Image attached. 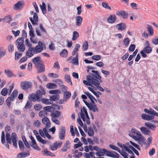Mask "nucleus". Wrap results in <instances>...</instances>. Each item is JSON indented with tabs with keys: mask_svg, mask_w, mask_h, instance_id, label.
<instances>
[{
	"mask_svg": "<svg viewBox=\"0 0 158 158\" xmlns=\"http://www.w3.org/2000/svg\"><path fill=\"white\" fill-rule=\"evenodd\" d=\"M92 73L90 75H87V81L84 80L83 83L86 85L92 86L94 85L96 86L100 91L103 92L104 89L99 86L100 83L102 82L101 77L97 71L92 70Z\"/></svg>",
	"mask_w": 158,
	"mask_h": 158,
	"instance_id": "obj_1",
	"label": "nucleus"
},
{
	"mask_svg": "<svg viewBox=\"0 0 158 158\" xmlns=\"http://www.w3.org/2000/svg\"><path fill=\"white\" fill-rule=\"evenodd\" d=\"M40 90H38L36 91V94H32L30 95V98L33 102L36 101H41L42 102L46 104H49L51 103L50 99L44 98H42V96L46 94V91L44 88L42 86L40 87Z\"/></svg>",
	"mask_w": 158,
	"mask_h": 158,
	"instance_id": "obj_2",
	"label": "nucleus"
},
{
	"mask_svg": "<svg viewBox=\"0 0 158 158\" xmlns=\"http://www.w3.org/2000/svg\"><path fill=\"white\" fill-rule=\"evenodd\" d=\"M128 135L135 140L138 141L140 144L145 140L144 136L139 131L135 129L132 128Z\"/></svg>",
	"mask_w": 158,
	"mask_h": 158,
	"instance_id": "obj_3",
	"label": "nucleus"
},
{
	"mask_svg": "<svg viewBox=\"0 0 158 158\" xmlns=\"http://www.w3.org/2000/svg\"><path fill=\"white\" fill-rule=\"evenodd\" d=\"M6 140L8 143L11 144L12 141L14 147L16 148L17 147V137L16 134L15 133H12L11 134V137L9 133H6Z\"/></svg>",
	"mask_w": 158,
	"mask_h": 158,
	"instance_id": "obj_4",
	"label": "nucleus"
},
{
	"mask_svg": "<svg viewBox=\"0 0 158 158\" xmlns=\"http://www.w3.org/2000/svg\"><path fill=\"white\" fill-rule=\"evenodd\" d=\"M24 42V38L23 37L18 38L15 42L18 49L20 52H23L25 49V47L23 44Z\"/></svg>",
	"mask_w": 158,
	"mask_h": 158,
	"instance_id": "obj_5",
	"label": "nucleus"
},
{
	"mask_svg": "<svg viewBox=\"0 0 158 158\" xmlns=\"http://www.w3.org/2000/svg\"><path fill=\"white\" fill-rule=\"evenodd\" d=\"M35 53L38 54L42 52L43 50L46 49V47L44 44L40 41H39L38 45L35 47H34Z\"/></svg>",
	"mask_w": 158,
	"mask_h": 158,
	"instance_id": "obj_6",
	"label": "nucleus"
},
{
	"mask_svg": "<svg viewBox=\"0 0 158 158\" xmlns=\"http://www.w3.org/2000/svg\"><path fill=\"white\" fill-rule=\"evenodd\" d=\"M155 116L158 117V113L156 111L153 115H149L148 114H142L141 116V118L145 120L150 121L154 119V117Z\"/></svg>",
	"mask_w": 158,
	"mask_h": 158,
	"instance_id": "obj_7",
	"label": "nucleus"
},
{
	"mask_svg": "<svg viewBox=\"0 0 158 158\" xmlns=\"http://www.w3.org/2000/svg\"><path fill=\"white\" fill-rule=\"evenodd\" d=\"M32 85V83L30 81H23L21 83L20 86L23 90H27L31 88Z\"/></svg>",
	"mask_w": 158,
	"mask_h": 158,
	"instance_id": "obj_8",
	"label": "nucleus"
},
{
	"mask_svg": "<svg viewBox=\"0 0 158 158\" xmlns=\"http://www.w3.org/2000/svg\"><path fill=\"white\" fill-rule=\"evenodd\" d=\"M106 155L108 156L114 158H119V155L116 152L112 151H110L107 150Z\"/></svg>",
	"mask_w": 158,
	"mask_h": 158,
	"instance_id": "obj_9",
	"label": "nucleus"
},
{
	"mask_svg": "<svg viewBox=\"0 0 158 158\" xmlns=\"http://www.w3.org/2000/svg\"><path fill=\"white\" fill-rule=\"evenodd\" d=\"M34 54H35L34 47L29 48L28 51L26 53V56L28 58L32 56Z\"/></svg>",
	"mask_w": 158,
	"mask_h": 158,
	"instance_id": "obj_10",
	"label": "nucleus"
},
{
	"mask_svg": "<svg viewBox=\"0 0 158 158\" xmlns=\"http://www.w3.org/2000/svg\"><path fill=\"white\" fill-rule=\"evenodd\" d=\"M65 130L64 127L61 126L59 134L60 139L61 140H64L65 138Z\"/></svg>",
	"mask_w": 158,
	"mask_h": 158,
	"instance_id": "obj_11",
	"label": "nucleus"
},
{
	"mask_svg": "<svg viewBox=\"0 0 158 158\" xmlns=\"http://www.w3.org/2000/svg\"><path fill=\"white\" fill-rule=\"evenodd\" d=\"M33 20L31 17L29 18V19L30 20L31 23L33 25H37V23L38 22V17L37 14L35 13L34 14L33 17Z\"/></svg>",
	"mask_w": 158,
	"mask_h": 158,
	"instance_id": "obj_12",
	"label": "nucleus"
},
{
	"mask_svg": "<svg viewBox=\"0 0 158 158\" xmlns=\"http://www.w3.org/2000/svg\"><path fill=\"white\" fill-rule=\"evenodd\" d=\"M88 114L87 111L84 107H83L82 108H81V112L80 113V115L84 122L85 121V116Z\"/></svg>",
	"mask_w": 158,
	"mask_h": 158,
	"instance_id": "obj_13",
	"label": "nucleus"
},
{
	"mask_svg": "<svg viewBox=\"0 0 158 158\" xmlns=\"http://www.w3.org/2000/svg\"><path fill=\"white\" fill-rule=\"evenodd\" d=\"M30 139L31 141L32 144H31V146L34 149L37 150H40V148L36 144V142L35 139L32 136H30Z\"/></svg>",
	"mask_w": 158,
	"mask_h": 158,
	"instance_id": "obj_14",
	"label": "nucleus"
},
{
	"mask_svg": "<svg viewBox=\"0 0 158 158\" xmlns=\"http://www.w3.org/2000/svg\"><path fill=\"white\" fill-rule=\"evenodd\" d=\"M116 14L119 16L121 17L123 19L127 18L128 16V14L124 11H117Z\"/></svg>",
	"mask_w": 158,
	"mask_h": 158,
	"instance_id": "obj_15",
	"label": "nucleus"
},
{
	"mask_svg": "<svg viewBox=\"0 0 158 158\" xmlns=\"http://www.w3.org/2000/svg\"><path fill=\"white\" fill-rule=\"evenodd\" d=\"M71 96V93L67 91L64 92L63 99L64 101L67 102L70 98Z\"/></svg>",
	"mask_w": 158,
	"mask_h": 158,
	"instance_id": "obj_16",
	"label": "nucleus"
},
{
	"mask_svg": "<svg viewBox=\"0 0 158 158\" xmlns=\"http://www.w3.org/2000/svg\"><path fill=\"white\" fill-rule=\"evenodd\" d=\"M24 4V2L23 1H19L16 3L14 5L13 9L15 10H18L20 7Z\"/></svg>",
	"mask_w": 158,
	"mask_h": 158,
	"instance_id": "obj_17",
	"label": "nucleus"
},
{
	"mask_svg": "<svg viewBox=\"0 0 158 158\" xmlns=\"http://www.w3.org/2000/svg\"><path fill=\"white\" fill-rule=\"evenodd\" d=\"M107 150L104 148H99L98 152H97L95 154L98 156H101L104 155L103 154H106Z\"/></svg>",
	"mask_w": 158,
	"mask_h": 158,
	"instance_id": "obj_18",
	"label": "nucleus"
},
{
	"mask_svg": "<svg viewBox=\"0 0 158 158\" xmlns=\"http://www.w3.org/2000/svg\"><path fill=\"white\" fill-rule=\"evenodd\" d=\"M140 130L143 134L145 135H149L151 132V131L145 127H141Z\"/></svg>",
	"mask_w": 158,
	"mask_h": 158,
	"instance_id": "obj_19",
	"label": "nucleus"
},
{
	"mask_svg": "<svg viewBox=\"0 0 158 158\" xmlns=\"http://www.w3.org/2000/svg\"><path fill=\"white\" fill-rule=\"evenodd\" d=\"M42 122L43 124L46 125V127H50V121L48 118L47 117H43L42 119Z\"/></svg>",
	"mask_w": 158,
	"mask_h": 158,
	"instance_id": "obj_20",
	"label": "nucleus"
},
{
	"mask_svg": "<svg viewBox=\"0 0 158 158\" xmlns=\"http://www.w3.org/2000/svg\"><path fill=\"white\" fill-rule=\"evenodd\" d=\"M88 108L90 110H92L94 112H98V109L97 106L95 104L90 103Z\"/></svg>",
	"mask_w": 158,
	"mask_h": 158,
	"instance_id": "obj_21",
	"label": "nucleus"
},
{
	"mask_svg": "<svg viewBox=\"0 0 158 158\" xmlns=\"http://www.w3.org/2000/svg\"><path fill=\"white\" fill-rule=\"evenodd\" d=\"M116 20V17L115 15H110L107 19V22L110 23H114Z\"/></svg>",
	"mask_w": 158,
	"mask_h": 158,
	"instance_id": "obj_22",
	"label": "nucleus"
},
{
	"mask_svg": "<svg viewBox=\"0 0 158 158\" xmlns=\"http://www.w3.org/2000/svg\"><path fill=\"white\" fill-rule=\"evenodd\" d=\"M95 153L93 152H90L89 153L85 152L84 153L85 158H95L94 155Z\"/></svg>",
	"mask_w": 158,
	"mask_h": 158,
	"instance_id": "obj_23",
	"label": "nucleus"
},
{
	"mask_svg": "<svg viewBox=\"0 0 158 158\" xmlns=\"http://www.w3.org/2000/svg\"><path fill=\"white\" fill-rule=\"evenodd\" d=\"M61 112L59 111L56 110L52 112L50 116L52 118H58L60 115Z\"/></svg>",
	"mask_w": 158,
	"mask_h": 158,
	"instance_id": "obj_24",
	"label": "nucleus"
},
{
	"mask_svg": "<svg viewBox=\"0 0 158 158\" xmlns=\"http://www.w3.org/2000/svg\"><path fill=\"white\" fill-rule=\"evenodd\" d=\"M126 27L125 24L123 23H121L118 24L116 26V28L118 30H124Z\"/></svg>",
	"mask_w": 158,
	"mask_h": 158,
	"instance_id": "obj_25",
	"label": "nucleus"
},
{
	"mask_svg": "<svg viewBox=\"0 0 158 158\" xmlns=\"http://www.w3.org/2000/svg\"><path fill=\"white\" fill-rule=\"evenodd\" d=\"M12 20L11 16L10 15H9L5 17L2 21L5 23H9Z\"/></svg>",
	"mask_w": 158,
	"mask_h": 158,
	"instance_id": "obj_26",
	"label": "nucleus"
},
{
	"mask_svg": "<svg viewBox=\"0 0 158 158\" xmlns=\"http://www.w3.org/2000/svg\"><path fill=\"white\" fill-rule=\"evenodd\" d=\"M144 111L146 113H147L149 114V115H153L154 114L155 111L152 108H150L149 110L147 109H145Z\"/></svg>",
	"mask_w": 158,
	"mask_h": 158,
	"instance_id": "obj_27",
	"label": "nucleus"
},
{
	"mask_svg": "<svg viewBox=\"0 0 158 158\" xmlns=\"http://www.w3.org/2000/svg\"><path fill=\"white\" fill-rule=\"evenodd\" d=\"M77 26H79L81 25L82 21V18L80 16H77L76 18Z\"/></svg>",
	"mask_w": 158,
	"mask_h": 158,
	"instance_id": "obj_28",
	"label": "nucleus"
},
{
	"mask_svg": "<svg viewBox=\"0 0 158 158\" xmlns=\"http://www.w3.org/2000/svg\"><path fill=\"white\" fill-rule=\"evenodd\" d=\"M144 125L146 127H147L152 130H153L156 127V126L155 125L149 122L145 123H144Z\"/></svg>",
	"mask_w": 158,
	"mask_h": 158,
	"instance_id": "obj_29",
	"label": "nucleus"
},
{
	"mask_svg": "<svg viewBox=\"0 0 158 158\" xmlns=\"http://www.w3.org/2000/svg\"><path fill=\"white\" fill-rule=\"evenodd\" d=\"M29 35L31 37L30 38V40L33 43H36V42L33 40L32 39V38H34L35 37V35L34 34V31H33V29L31 30H30L29 31Z\"/></svg>",
	"mask_w": 158,
	"mask_h": 158,
	"instance_id": "obj_30",
	"label": "nucleus"
},
{
	"mask_svg": "<svg viewBox=\"0 0 158 158\" xmlns=\"http://www.w3.org/2000/svg\"><path fill=\"white\" fill-rule=\"evenodd\" d=\"M59 98V95L57 94H56L50 96V98L51 101H55L58 100Z\"/></svg>",
	"mask_w": 158,
	"mask_h": 158,
	"instance_id": "obj_31",
	"label": "nucleus"
},
{
	"mask_svg": "<svg viewBox=\"0 0 158 158\" xmlns=\"http://www.w3.org/2000/svg\"><path fill=\"white\" fill-rule=\"evenodd\" d=\"M18 94V91L17 90H14L12 93V95L9 97L12 99V101H13L15 98H16Z\"/></svg>",
	"mask_w": 158,
	"mask_h": 158,
	"instance_id": "obj_32",
	"label": "nucleus"
},
{
	"mask_svg": "<svg viewBox=\"0 0 158 158\" xmlns=\"http://www.w3.org/2000/svg\"><path fill=\"white\" fill-rule=\"evenodd\" d=\"M68 51L65 49H63L62 51L60 53V56L63 57H67L68 55Z\"/></svg>",
	"mask_w": 158,
	"mask_h": 158,
	"instance_id": "obj_33",
	"label": "nucleus"
},
{
	"mask_svg": "<svg viewBox=\"0 0 158 158\" xmlns=\"http://www.w3.org/2000/svg\"><path fill=\"white\" fill-rule=\"evenodd\" d=\"M47 87L49 89H56L57 87V86L55 84L49 83L47 84Z\"/></svg>",
	"mask_w": 158,
	"mask_h": 158,
	"instance_id": "obj_34",
	"label": "nucleus"
},
{
	"mask_svg": "<svg viewBox=\"0 0 158 158\" xmlns=\"http://www.w3.org/2000/svg\"><path fill=\"white\" fill-rule=\"evenodd\" d=\"M143 50L147 53H150L152 52V48L150 46H147L144 48Z\"/></svg>",
	"mask_w": 158,
	"mask_h": 158,
	"instance_id": "obj_35",
	"label": "nucleus"
},
{
	"mask_svg": "<svg viewBox=\"0 0 158 158\" xmlns=\"http://www.w3.org/2000/svg\"><path fill=\"white\" fill-rule=\"evenodd\" d=\"M28 155H29V154L26 153H20L17 155L18 158H24L26 157Z\"/></svg>",
	"mask_w": 158,
	"mask_h": 158,
	"instance_id": "obj_36",
	"label": "nucleus"
},
{
	"mask_svg": "<svg viewBox=\"0 0 158 158\" xmlns=\"http://www.w3.org/2000/svg\"><path fill=\"white\" fill-rule=\"evenodd\" d=\"M10 123L11 125H14L15 123V116L14 115L11 114L10 115Z\"/></svg>",
	"mask_w": 158,
	"mask_h": 158,
	"instance_id": "obj_37",
	"label": "nucleus"
},
{
	"mask_svg": "<svg viewBox=\"0 0 158 158\" xmlns=\"http://www.w3.org/2000/svg\"><path fill=\"white\" fill-rule=\"evenodd\" d=\"M72 63L76 65H77L78 64V53H77L75 57L73 58Z\"/></svg>",
	"mask_w": 158,
	"mask_h": 158,
	"instance_id": "obj_38",
	"label": "nucleus"
},
{
	"mask_svg": "<svg viewBox=\"0 0 158 158\" xmlns=\"http://www.w3.org/2000/svg\"><path fill=\"white\" fill-rule=\"evenodd\" d=\"M44 110L47 111L51 112L53 111L54 110V108L52 106H46L44 108Z\"/></svg>",
	"mask_w": 158,
	"mask_h": 158,
	"instance_id": "obj_39",
	"label": "nucleus"
},
{
	"mask_svg": "<svg viewBox=\"0 0 158 158\" xmlns=\"http://www.w3.org/2000/svg\"><path fill=\"white\" fill-rule=\"evenodd\" d=\"M36 139L37 140L40 142L44 144L46 143L47 142L46 140L43 139L40 135L36 136Z\"/></svg>",
	"mask_w": 158,
	"mask_h": 158,
	"instance_id": "obj_40",
	"label": "nucleus"
},
{
	"mask_svg": "<svg viewBox=\"0 0 158 158\" xmlns=\"http://www.w3.org/2000/svg\"><path fill=\"white\" fill-rule=\"evenodd\" d=\"M47 112L46 110H41L39 112V115L40 117H44L47 115Z\"/></svg>",
	"mask_w": 158,
	"mask_h": 158,
	"instance_id": "obj_41",
	"label": "nucleus"
},
{
	"mask_svg": "<svg viewBox=\"0 0 158 158\" xmlns=\"http://www.w3.org/2000/svg\"><path fill=\"white\" fill-rule=\"evenodd\" d=\"M6 51L3 48H0V59L6 54Z\"/></svg>",
	"mask_w": 158,
	"mask_h": 158,
	"instance_id": "obj_42",
	"label": "nucleus"
},
{
	"mask_svg": "<svg viewBox=\"0 0 158 158\" xmlns=\"http://www.w3.org/2000/svg\"><path fill=\"white\" fill-rule=\"evenodd\" d=\"M130 40L128 38H125L123 41V43L124 45L127 46L130 44Z\"/></svg>",
	"mask_w": 158,
	"mask_h": 158,
	"instance_id": "obj_43",
	"label": "nucleus"
},
{
	"mask_svg": "<svg viewBox=\"0 0 158 158\" xmlns=\"http://www.w3.org/2000/svg\"><path fill=\"white\" fill-rule=\"evenodd\" d=\"M43 154L45 155L49 156H53L55 155L54 154L47 150L43 151Z\"/></svg>",
	"mask_w": 158,
	"mask_h": 158,
	"instance_id": "obj_44",
	"label": "nucleus"
},
{
	"mask_svg": "<svg viewBox=\"0 0 158 158\" xmlns=\"http://www.w3.org/2000/svg\"><path fill=\"white\" fill-rule=\"evenodd\" d=\"M4 72L8 77H11L13 76V74L11 71L9 70H5Z\"/></svg>",
	"mask_w": 158,
	"mask_h": 158,
	"instance_id": "obj_45",
	"label": "nucleus"
},
{
	"mask_svg": "<svg viewBox=\"0 0 158 158\" xmlns=\"http://www.w3.org/2000/svg\"><path fill=\"white\" fill-rule=\"evenodd\" d=\"M79 36V33L77 31H74L73 32V37L72 38L73 40H76Z\"/></svg>",
	"mask_w": 158,
	"mask_h": 158,
	"instance_id": "obj_46",
	"label": "nucleus"
},
{
	"mask_svg": "<svg viewBox=\"0 0 158 158\" xmlns=\"http://www.w3.org/2000/svg\"><path fill=\"white\" fill-rule=\"evenodd\" d=\"M109 147L111 149L116 151L118 152H120V150L117 147L111 144L109 145Z\"/></svg>",
	"mask_w": 158,
	"mask_h": 158,
	"instance_id": "obj_47",
	"label": "nucleus"
},
{
	"mask_svg": "<svg viewBox=\"0 0 158 158\" xmlns=\"http://www.w3.org/2000/svg\"><path fill=\"white\" fill-rule=\"evenodd\" d=\"M147 31L151 35H153V31L152 27L150 25H148L147 27Z\"/></svg>",
	"mask_w": 158,
	"mask_h": 158,
	"instance_id": "obj_48",
	"label": "nucleus"
},
{
	"mask_svg": "<svg viewBox=\"0 0 158 158\" xmlns=\"http://www.w3.org/2000/svg\"><path fill=\"white\" fill-rule=\"evenodd\" d=\"M88 133L89 136H93L94 134V132L93 128H91V127L89 128L88 131Z\"/></svg>",
	"mask_w": 158,
	"mask_h": 158,
	"instance_id": "obj_49",
	"label": "nucleus"
},
{
	"mask_svg": "<svg viewBox=\"0 0 158 158\" xmlns=\"http://www.w3.org/2000/svg\"><path fill=\"white\" fill-rule=\"evenodd\" d=\"M102 5L103 7L106 9H108L109 10H111V7L109 6L108 4L106 2H102Z\"/></svg>",
	"mask_w": 158,
	"mask_h": 158,
	"instance_id": "obj_50",
	"label": "nucleus"
},
{
	"mask_svg": "<svg viewBox=\"0 0 158 158\" xmlns=\"http://www.w3.org/2000/svg\"><path fill=\"white\" fill-rule=\"evenodd\" d=\"M41 124V123L40 121L36 120L34 121L33 122V125L35 127H39Z\"/></svg>",
	"mask_w": 158,
	"mask_h": 158,
	"instance_id": "obj_51",
	"label": "nucleus"
},
{
	"mask_svg": "<svg viewBox=\"0 0 158 158\" xmlns=\"http://www.w3.org/2000/svg\"><path fill=\"white\" fill-rule=\"evenodd\" d=\"M126 151H127L129 153L134 155V154L133 152L126 145L124 146L123 148Z\"/></svg>",
	"mask_w": 158,
	"mask_h": 158,
	"instance_id": "obj_52",
	"label": "nucleus"
},
{
	"mask_svg": "<svg viewBox=\"0 0 158 158\" xmlns=\"http://www.w3.org/2000/svg\"><path fill=\"white\" fill-rule=\"evenodd\" d=\"M7 94V89L6 88H3L1 92V94L3 96H6Z\"/></svg>",
	"mask_w": 158,
	"mask_h": 158,
	"instance_id": "obj_53",
	"label": "nucleus"
},
{
	"mask_svg": "<svg viewBox=\"0 0 158 158\" xmlns=\"http://www.w3.org/2000/svg\"><path fill=\"white\" fill-rule=\"evenodd\" d=\"M88 44L87 41H85L83 44V50L86 51L88 49Z\"/></svg>",
	"mask_w": 158,
	"mask_h": 158,
	"instance_id": "obj_54",
	"label": "nucleus"
},
{
	"mask_svg": "<svg viewBox=\"0 0 158 158\" xmlns=\"http://www.w3.org/2000/svg\"><path fill=\"white\" fill-rule=\"evenodd\" d=\"M45 71V67L44 65H41L37 70V73H40L44 72Z\"/></svg>",
	"mask_w": 158,
	"mask_h": 158,
	"instance_id": "obj_55",
	"label": "nucleus"
},
{
	"mask_svg": "<svg viewBox=\"0 0 158 158\" xmlns=\"http://www.w3.org/2000/svg\"><path fill=\"white\" fill-rule=\"evenodd\" d=\"M65 79L68 83L70 82L71 85H72V82L71 80L70 76L68 75H65L64 77Z\"/></svg>",
	"mask_w": 158,
	"mask_h": 158,
	"instance_id": "obj_56",
	"label": "nucleus"
},
{
	"mask_svg": "<svg viewBox=\"0 0 158 158\" xmlns=\"http://www.w3.org/2000/svg\"><path fill=\"white\" fill-rule=\"evenodd\" d=\"M135 44H131L129 48V51L131 52H133L135 49Z\"/></svg>",
	"mask_w": 158,
	"mask_h": 158,
	"instance_id": "obj_57",
	"label": "nucleus"
},
{
	"mask_svg": "<svg viewBox=\"0 0 158 158\" xmlns=\"http://www.w3.org/2000/svg\"><path fill=\"white\" fill-rule=\"evenodd\" d=\"M101 57L99 55L93 56H92V58L94 60H98L101 59Z\"/></svg>",
	"mask_w": 158,
	"mask_h": 158,
	"instance_id": "obj_58",
	"label": "nucleus"
},
{
	"mask_svg": "<svg viewBox=\"0 0 158 158\" xmlns=\"http://www.w3.org/2000/svg\"><path fill=\"white\" fill-rule=\"evenodd\" d=\"M124 158H128V154L126 152L121 151L120 150V152H119Z\"/></svg>",
	"mask_w": 158,
	"mask_h": 158,
	"instance_id": "obj_59",
	"label": "nucleus"
},
{
	"mask_svg": "<svg viewBox=\"0 0 158 158\" xmlns=\"http://www.w3.org/2000/svg\"><path fill=\"white\" fill-rule=\"evenodd\" d=\"M34 108L35 110L39 111L42 108L41 105L40 104H36L34 106Z\"/></svg>",
	"mask_w": 158,
	"mask_h": 158,
	"instance_id": "obj_60",
	"label": "nucleus"
},
{
	"mask_svg": "<svg viewBox=\"0 0 158 158\" xmlns=\"http://www.w3.org/2000/svg\"><path fill=\"white\" fill-rule=\"evenodd\" d=\"M40 57L38 56L34 58L32 60V62L34 64H36L37 62H38L40 61Z\"/></svg>",
	"mask_w": 158,
	"mask_h": 158,
	"instance_id": "obj_61",
	"label": "nucleus"
},
{
	"mask_svg": "<svg viewBox=\"0 0 158 158\" xmlns=\"http://www.w3.org/2000/svg\"><path fill=\"white\" fill-rule=\"evenodd\" d=\"M19 146L20 149L22 150H23L24 149V146L21 140H19Z\"/></svg>",
	"mask_w": 158,
	"mask_h": 158,
	"instance_id": "obj_62",
	"label": "nucleus"
},
{
	"mask_svg": "<svg viewBox=\"0 0 158 158\" xmlns=\"http://www.w3.org/2000/svg\"><path fill=\"white\" fill-rule=\"evenodd\" d=\"M22 56V53H19L17 52H16L15 53V60H18Z\"/></svg>",
	"mask_w": 158,
	"mask_h": 158,
	"instance_id": "obj_63",
	"label": "nucleus"
},
{
	"mask_svg": "<svg viewBox=\"0 0 158 158\" xmlns=\"http://www.w3.org/2000/svg\"><path fill=\"white\" fill-rule=\"evenodd\" d=\"M153 44L155 45L158 44V37L153 38L152 40Z\"/></svg>",
	"mask_w": 158,
	"mask_h": 158,
	"instance_id": "obj_64",
	"label": "nucleus"
}]
</instances>
